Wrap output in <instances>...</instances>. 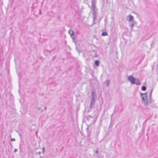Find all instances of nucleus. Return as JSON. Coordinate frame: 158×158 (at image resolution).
I'll return each instance as SVG.
<instances>
[{
    "mask_svg": "<svg viewBox=\"0 0 158 158\" xmlns=\"http://www.w3.org/2000/svg\"><path fill=\"white\" fill-rule=\"evenodd\" d=\"M152 89L150 92V95H149V98H150V101H149L147 98V93H145L144 94H142V93H140V97L142 100V102L144 104V106H148V104L150 103V101H151L150 100V97L151 96V94L152 92Z\"/></svg>",
    "mask_w": 158,
    "mask_h": 158,
    "instance_id": "1",
    "label": "nucleus"
},
{
    "mask_svg": "<svg viewBox=\"0 0 158 158\" xmlns=\"http://www.w3.org/2000/svg\"><path fill=\"white\" fill-rule=\"evenodd\" d=\"M96 0H92L91 1V8L93 10V21H94L97 18L96 12L97 11V9L96 7Z\"/></svg>",
    "mask_w": 158,
    "mask_h": 158,
    "instance_id": "2",
    "label": "nucleus"
},
{
    "mask_svg": "<svg viewBox=\"0 0 158 158\" xmlns=\"http://www.w3.org/2000/svg\"><path fill=\"white\" fill-rule=\"evenodd\" d=\"M135 78H134L132 76L130 75L128 77V80L131 82V84H134V81Z\"/></svg>",
    "mask_w": 158,
    "mask_h": 158,
    "instance_id": "3",
    "label": "nucleus"
},
{
    "mask_svg": "<svg viewBox=\"0 0 158 158\" xmlns=\"http://www.w3.org/2000/svg\"><path fill=\"white\" fill-rule=\"evenodd\" d=\"M95 97H92L90 101V107L91 108V106L93 105L95 102Z\"/></svg>",
    "mask_w": 158,
    "mask_h": 158,
    "instance_id": "4",
    "label": "nucleus"
},
{
    "mask_svg": "<svg viewBox=\"0 0 158 158\" xmlns=\"http://www.w3.org/2000/svg\"><path fill=\"white\" fill-rule=\"evenodd\" d=\"M127 18H129V19H127V20L129 21H131L133 19V17L131 15H129L127 16Z\"/></svg>",
    "mask_w": 158,
    "mask_h": 158,
    "instance_id": "5",
    "label": "nucleus"
},
{
    "mask_svg": "<svg viewBox=\"0 0 158 158\" xmlns=\"http://www.w3.org/2000/svg\"><path fill=\"white\" fill-rule=\"evenodd\" d=\"M134 82V84L137 85H139L141 84V82H140L139 80L137 78H136L135 79V80Z\"/></svg>",
    "mask_w": 158,
    "mask_h": 158,
    "instance_id": "6",
    "label": "nucleus"
},
{
    "mask_svg": "<svg viewBox=\"0 0 158 158\" xmlns=\"http://www.w3.org/2000/svg\"><path fill=\"white\" fill-rule=\"evenodd\" d=\"M69 33L71 36V37H72V36L74 35V32L72 30H69Z\"/></svg>",
    "mask_w": 158,
    "mask_h": 158,
    "instance_id": "7",
    "label": "nucleus"
},
{
    "mask_svg": "<svg viewBox=\"0 0 158 158\" xmlns=\"http://www.w3.org/2000/svg\"><path fill=\"white\" fill-rule=\"evenodd\" d=\"M99 64V61L98 60H96L95 61V65L97 66H98Z\"/></svg>",
    "mask_w": 158,
    "mask_h": 158,
    "instance_id": "8",
    "label": "nucleus"
},
{
    "mask_svg": "<svg viewBox=\"0 0 158 158\" xmlns=\"http://www.w3.org/2000/svg\"><path fill=\"white\" fill-rule=\"evenodd\" d=\"M108 35L106 31H104L102 33V36H105Z\"/></svg>",
    "mask_w": 158,
    "mask_h": 158,
    "instance_id": "9",
    "label": "nucleus"
},
{
    "mask_svg": "<svg viewBox=\"0 0 158 158\" xmlns=\"http://www.w3.org/2000/svg\"><path fill=\"white\" fill-rule=\"evenodd\" d=\"M72 39H73V41L75 43H76V37L73 36H72V37H71Z\"/></svg>",
    "mask_w": 158,
    "mask_h": 158,
    "instance_id": "10",
    "label": "nucleus"
},
{
    "mask_svg": "<svg viewBox=\"0 0 158 158\" xmlns=\"http://www.w3.org/2000/svg\"><path fill=\"white\" fill-rule=\"evenodd\" d=\"M141 89L143 91H145L146 89V87L144 86H143L141 88Z\"/></svg>",
    "mask_w": 158,
    "mask_h": 158,
    "instance_id": "11",
    "label": "nucleus"
},
{
    "mask_svg": "<svg viewBox=\"0 0 158 158\" xmlns=\"http://www.w3.org/2000/svg\"><path fill=\"white\" fill-rule=\"evenodd\" d=\"M95 93L94 92L92 91V97H95Z\"/></svg>",
    "mask_w": 158,
    "mask_h": 158,
    "instance_id": "12",
    "label": "nucleus"
},
{
    "mask_svg": "<svg viewBox=\"0 0 158 158\" xmlns=\"http://www.w3.org/2000/svg\"><path fill=\"white\" fill-rule=\"evenodd\" d=\"M110 83V80H107L106 82V84L107 86H108L109 85Z\"/></svg>",
    "mask_w": 158,
    "mask_h": 158,
    "instance_id": "13",
    "label": "nucleus"
},
{
    "mask_svg": "<svg viewBox=\"0 0 158 158\" xmlns=\"http://www.w3.org/2000/svg\"><path fill=\"white\" fill-rule=\"evenodd\" d=\"M134 25H135V24L134 23H131L130 25V26L131 27V29H133Z\"/></svg>",
    "mask_w": 158,
    "mask_h": 158,
    "instance_id": "14",
    "label": "nucleus"
},
{
    "mask_svg": "<svg viewBox=\"0 0 158 158\" xmlns=\"http://www.w3.org/2000/svg\"><path fill=\"white\" fill-rule=\"evenodd\" d=\"M42 150H43V152H44L45 151V148L44 147L42 148Z\"/></svg>",
    "mask_w": 158,
    "mask_h": 158,
    "instance_id": "15",
    "label": "nucleus"
},
{
    "mask_svg": "<svg viewBox=\"0 0 158 158\" xmlns=\"http://www.w3.org/2000/svg\"><path fill=\"white\" fill-rule=\"evenodd\" d=\"M56 58V56H53L52 58V60H54Z\"/></svg>",
    "mask_w": 158,
    "mask_h": 158,
    "instance_id": "16",
    "label": "nucleus"
},
{
    "mask_svg": "<svg viewBox=\"0 0 158 158\" xmlns=\"http://www.w3.org/2000/svg\"><path fill=\"white\" fill-rule=\"evenodd\" d=\"M11 141H15V139H11Z\"/></svg>",
    "mask_w": 158,
    "mask_h": 158,
    "instance_id": "17",
    "label": "nucleus"
},
{
    "mask_svg": "<svg viewBox=\"0 0 158 158\" xmlns=\"http://www.w3.org/2000/svg\"><path fill=\"white\" fill-rule=\"evenodd\" d=\"M17 151V149H15L14 150V152H16Z\"/></svg>",
    "mask_w": 158,
    "mask_h": 158,
    "instance_id": "18",
    "label": "nucleus"
},
{
    "mask_svg": "<svg viewBox=\"0 0 158 158\" xmlns=\"http://www.w3.org/2000/svg\"><path fill=\"white\" fill-rule=\"evenodd\" d=\"M37 109L38 110H41V107H38V108Z\"/></svg>",
    "mask_w": 158,
    "mask_h": 158,
    "instance_id": "19",
    "label": "nucleus"
},
{
    "mask_svg": "<svg viewBox=\"0 0 158 158\" xmlns=\"http://www.w3.org/2000/svg\"><path fill=\"white\" fill-rule=\"evenodd\" d=\"M96 153H97V154H98V150L96 151Z\"/></svg>",
    "mask_w": 158,
    "mask_h": 158,
    "instance_id": "20",
    "label": "nucleus"
},
{
    "mask_svg": "<svg viewBox=\"0 0 158 158\" xmlns=\"http://www.w3.org/2000/svg\"><path fill=\"white\" fill-rule=\"evenodd\" d=\"M38 153L39 154V155H40V153H41V152H38Z\"/></svg>",
    "mask_w": 158,
    "mask_h": 158,
    "instance_id": "21",
    "label": "nucleus"
},
{
    "mask_svg": "<svg viewBox=\"0 0 158 158\" xmlns=\"http://www.w3.org/2000/svg\"><path fill=\"white\" fill-rule=\"evenodd\" d=\"M112 115H113V114L111 115V120H112Z\"/></svg>",
    "mask_w": 158,
    "mask_h": 158,
    "instance_id": "22",
    "label": "nucleus"
},
{
    "mask_svg": "<svg viewBox=\"0 0 158 158\" xmlns=\"http://www.w3.org/2000/svg\"><path fill=\"white\" fill-rule=\"evenodd\" d=\"M19 135H20V136H21V135L20 134H19Z\"/></svg>",
    "mask_w": 158,
    "mask_h": 158,
    "instance_id": "23",
    "label": "nucleus"
},
{
    "mask_svg": "<svg viewBox=\"0 0 158 158\" xmlns=\"http://www.w3.org/2000/svg\"><path fill=\"white\" fill-rule=\"evenodd\" d=\"M43 111V110H41V112H42Z\"/></svg>",
    "mask_w": 158,
    "mask_h": 158,
    "instance_id": "24",
    "label": "nucleus"
},
{
    "mask_svg": "<svg viewBox=\"0 0 158 158\" xmlns=\"http://www.w3.org/2000/svg\"><path fill=\"white\" fill-rule=\"evenodd\" d=\"M40 158H41V156H40Z\"/></svg>",
    "mask_w": 158,
    "mask_h": 158,
    "instance_id": "25",
    "label": "nucleus"
},
{
    "mask_svg": "<svg viewBox=\"0 0 158 158\" xmlns=\"http://www.w3.org/2000/svg\"><path fill=\"white\" fill-rule=\"evenodd\" d=\"M89 8L90 7V6L89 5Z\"/></svg>",
    "mask_w": 158,
    "mask_h": 158,
    "instance_id": "26",
    "label": "nucleus"
},
{
    "mask_svg": "<svg viewBox=\"0 0 158 158\" xmlns=\"http://www.w3.org/2000/svg\"><path fill=\"white\" fill-rule=\"evenodd\" d=\"M45 109H46V107H45Z\"/></svg>",
    "mask_w": 158,
    "mask_h": 158,
    "instance_id": "27",
    "label": "nucleus"
}]
</instances>
